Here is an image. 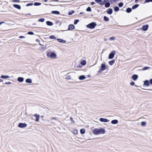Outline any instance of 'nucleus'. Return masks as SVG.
<instances>
[{
  "instance_id": "obj_1",
  "label": "nucleus",
  "mask_w": 152,
  "mask_h": 152,
  "mask_svg": "<svg viewBox=\"0 0 152 152\" xmlns=\"http://www.w3.org/2000/svg\"><path fill=\"white\" fill-rule=\"evenodd\" d=\"M105 129L103 128H96L94 129L93 131V133L95 135L104 134L105 133Z\"/></svg>"
},
{
  "instance_id": "obj_2",
  "label": "nucleus",
  "mask_w": 152,
  "mask_h": 152,
  "mask_svg": "<svg viewBox=\"0 0 152 152\" xmlns=\"http://www.w3.org/2000/svg\"><path fill=\"white\" fill-rule=\"evenodd\" d=\"M47 55L48 57L53 59L56 58L57 57V55L56 54L52 52L47 53Z\"/></svg>"
},
{
  "instance_id": "obj_3",
  "label": "nucleus",
  "mask_w": 152,
  "mask_h": 152,
  "mask_svg": "<svg viewBox=\"0 0 152 152\" xmlns=\"http://www.w3.org/2000/svg\"><path fill=\"white\" fill-rule=\"evenodd\" d=\"M96 24L94 22H92L91 23L88 24L87 26V27L88 28H89L90 29H93L95 28L96 26Z\"/></svg>"
},
{
  "instance_id": "obj_4",
  "label": "nucleus",
  "mask_w": 152,
  "mask_h": 152,
  "mask_svg": "<svg viewBox=\"0 0 152 152\" xmlns=\"http://www.w3.org/2000/svg\"><path fill=\"white\" fill-rule=\"evenodd\" d=\"M116 52L115 50H113L110 53L108 56V58L109 59H113L114 56V55L116 53Z\"/></svg>"
},
{
  "instance_id": "obj_5",
  "label": "nucleus",
  "mask_w": 152,
  "mask_h": 152,
  "mask_svg": "<svg viewBox=\"0 0 152 152\" xmlns=\"http://www.w3.org/2000/svg\"><path fill=\"white\" fill-rule=\"evenodd\" d=\"M27 126V124L23 123H20L18 124V127L20 128H23L24 127H26Z\"/></svg>"
},
{
  "instance_id": "obj_6",
  "label": "nucleus",
  "mask_w": 152,
  "mask_h": 152,
  "mask_svg": "<svg viewBox=\"0 0 152 152\" xmlns=\"http://www.w3.org/2000/svg\"><path fill=\"white\" fill-rule=\"evenodd\" d=\"M101 68L102 70H104L107 69V66L104 64H102L101 65Z\"/></svg>"
},
{
  "instance_id": "obj_7",
  "label": "nucleus",
  "mask_w": 152,
  "mask_h": 152,
  "mask_svg": "<svg viewBox=\"0 0 152 152\" xmlns=\"http://www.w3.org/2000/svg\"><path fill=\"white\" fill-rule=\"evenodd\" d=\"M75 28V26L73 25L70 24L69 25L67 30H72Z\"/></svg>"
},
{
  "instance_id": "obj_8",
  "label": "nucleus",
  "mask_w": 152,
  "mask_h": 152,
  "mask_svg": "<svg viewBox=\"0 0 152 152\" xmlns=\"http://www.w3.org/2000/svg\"><path fill=\"white\" fill-rule=\"evenodd\" d=\"M34 116L36 118L35 121L36 122H38L39 119V115H38L37 114H35L34 115Z\"/></svg>"
},
{
  "instance_id": "obj_9",
  "label": "nucleus",
  "mask_w": 152,
  "mask_h": 152,
  "mask_svg": "<svg viewBox=\"0 0 152 152\" xmlns=\"http://www.w3.org/2000/svg\"><path fill=\"white\" fill-rule=\"evenodd\" d=\"M138 77V76L137 75H134L132 76V78L134 80H136Z\"/></svg>"
},
{
  "instance_id": "obj_10",
  "label": "nucleus",
  "mask_w": 152,
  "mask_h": 152,
  "mask_svg": "<svg viewBox=\"0 0 152 152\" xmlns=\"http://www.w3.org/2000/svg\"><path fill=\"white\" fill-rule=\"evenodd\" d=\"M99 120L101 122H107L108 121L107 119L103 118H100L99 119Z\"/></svg>"
},
{
  "instance_id": "obj_11",
  "label": "nucleus",
  "mask_w": 152,
  "mask_h": 152,
  "mask_svg": "<svg viewBox=\"0 0 152 152\" xmlns=\"http://www.w3.org/2000/svg\"><path fill=\"white\" fill-rule=\"evenodd\" d=\"M148 28V25H144L143 26L142 29L143 31H146L147 30Z\"/></svg>"
},
{
  "instance_id": "obj_12",
  "label": "nucleus",
  "mask_w": 152,
  "mask_h": 152,
  "mask_svg": "<svg viewBox=\"0 0 152 152\" xmlns=\"http://www.w3.org/2000/svg\"><path fill=\"white\" fill-rule=\"evenodd\" d=\"M0 77L1 79H6L10 78V76L8 75H2Z\"/></svg>"
},
{
  "instance_id": "obj_13",
  "label": "nucleus",
  "mask_w": 152,
  "mask_h": 152,
  "mask_svg": "<svg viewBox=\"0 0 152 152\" xmlns=\"http://www.w3.org/2000/svg\"><path fill=\"white\" fill-rule=\"evenodd\" d=\"M144 85L147 86L149 85V82L148 80H145L144 81Z\"/></svg>"
},
{
  "instance_id": "obj_14",
  "label": "nucleus",
  "mask_w": 152,
  "mask_h": 152,
  "mask_svg": "<svg viewBox=\"0 0 152 152\" xmlns=\"http://www.w3.org/2000/svg\"><path fill=\"white\" fill-rule=\"evenodd\" d=\"M13 6L14 7L19 10H20L21 8L20 6V5L18 4H14Z\"/></svg>"
},
{
  "instance_id": "obj_15",
  "label": "nucleus",
  "mask_w": 152,
  "mask_h": 152,
  "mask_svg": "<svg viewBox=\"0 0 152 152\" xmlns=\"http://www.w3.org/2000/svg\"><path fill=\"white\" fill-rule=\"evenodd\" d=\"M18 80L20 82H23L24 80V78L22 77H19L18 78Z\"/></svg>"
},
{
  "instance_id": "obj_16",
  "label": "nucleus",
  "mask_w": 152,
  "mask_h": 152,
  "mask_svg": "<svg viewBox=\"0 0 152 152\" xmlns=\"http://www.w3.org/2000/svg\"><path fill=\"white\" fill-rule=\"evenodd\" d=\"M118 123V121L117 120H113L111 121V123L112 124H116Z\"/></svg>"
},
{
  "instance_id": "obj_17",
  "label": "nucleus",
  "mask_w": 152,
  "mask_h": 152,
  "mask_svg": "<svg viewBox=\"0 0 152 152\" xmlns=\"http://www.w3.org/2000/svg\"><path fill=\"white\" fill-rule=\"evenodd\" d=\"M113 10L112 9H109L107 11V13L109 14H111L112 13Z\"/></svg>"
},
{
  "instance_id": "obj_18",
  "label": "nucleus",
  "mask_w": 152,
  "mask_h": 152,
  "mask_svg": "<svg viewBox=\"0 0 152 152\" xmlns=\"http://www.w3.org/2000/svg\"><path fill=\"white\" fill-rule=\"evenodd\" d=\"M115 60H113L111 61H109L108 64L112 66L113 64L115 63Z\"/></svg>"
},
{
  "instance_id": "obj_19",
  "label": "nucleus",
  "mask_w": 152,
  "mask_h": 152,
  "mask_svg": "<svg viewBox=\"0 0 152 152\" xmlns=\"http://www.w3.org/2000/svg\"><path fill=\"white\" fill-rule=\"evenodd\" d=\"M57 40L58 42L62 43H64L66 42L65 40H64L62 39H57Z\"/></svg>"
},
{
  "instance_id": "obj_20",
  "label": "nucleus",
  "mask_w": 152,
  "mask_h": 152,
  "mask_svg": "<svg viewBox=\"0 0 152 152\" xmlns=\"http://www.w3.org/2000/svg\"><path fill=\"white\" fill-rule=\"evenodd\" d=\"M46 23L47 25L49 26H52L53 25V23L49 21H46Z\"/></svg>"
},
{
  "instance_id": "obj_21",
  "label": "nucleus",
  "mask_w": 152,
  "mask_h": 152,
  "mask_svg": "<svg viewBox=\"0 0 152 152\" xmlns=\"http://www.w3.org/2000/svg\"><path fill=\"white\" fill-rule=\"evenodd\" d=\"M26 83H32V80L31 79L28 78L26 80Z\"/></svg>"
},
{
  "instance_id": "obj_22",
  "label": "nucleus",
  "mask_w": 152,
  "mask_h": 152,
  "mask_svg": "<svg viewBox=\"0 0 152 152\" xmlns=\"http://www.w3.org/2000/svg\"><path fill=\"white\" fill-rule=\"evenodd\" d=\"M86 64V61L85 60H83L80 62V64L83 66L85 65Z\"/></svg>"
},
{
  "instance_id": "obj_23",
  "label": "nucleus",
  "mask_w": 152,
  "mask_h": 152,
  "mask_svg": "<svg viewBox=\"0 0 152 152\" xmlns=\"http://www.w3.org/2000/svg\"><path fill=\"white\" fill-rule=\"evenodd\" d=\"M86 77L84 75H82L80 76L79 77V78L80 80H83L86 78Z\"/></svg>"
},
{
  "instance_id": "obj_24",
  "label": "nucleus",
  "mask_w": 152,
  "mask_h": 152,
  "mask_svg": "<svg viewBox=\"0 0 152 152\" xmlns=\"http://www.w3.org/2000/svg\"><path fill=\"white\" fill-rule=\"evenodd\" d=\"M52 13L53 14H55L59 15L60 14V12L58 11H52Z\"/></svg>"
},
{
  "instance_id": "obj_25",
  "label": "nucleus",
  "mask_w": 152,
  "mask_h": 152,
  "mask_svg": "<svg viewBox=\"0 0 152 152\" xmlns=\"http://www.w3.org/2000/svg\"><path fill=\"white\" fill-rule=\"evenodd\" d=\"M80 133L82 134H84L85 132V130L84 129H81L80 130Z\"/></svg>"
},
{
  "instance_id": "obj_26",
  "label": "nucleus",
  "mask_w": 152,
  "mask_h": 152,
  "mask_svg": "<svg viewBox=\"0 0 152 152\" xmlns=\"http://www.w3.org/2000/svg\"><path fill=\"white\" fill-rule=\"evenodd\" d=\"M110 4L109 2L106 3L105 4V6L106 7H108L110 6Z\"/></svg>"
},
{
  "instance_id": "obj_27",
  "label": "nucleus",
  "mask_w": 152,
  "mask_h": 152,
  "mask_svg": "<svg viewBox=\"0 0 152 152\" xmlns=\"http://www.w3.org/2000/svg\"><path fill=\"white\" fill-rule=\"evenodd\" d=\"M49 38L50 39H56V37L53 35H51V36H50V37H49Z\"/></svg>"
},
{
  "instance_id": "obj_28",
  "label": "nucleus",
  "mask_w": 152,
  "mask_h": 152,
  "mask_svg": "<svg viewBox=\"0 0 152 152\" xmlns=\"http://www.w3.org/2000/svg\"><path fill=\"white\" fill-rule=\"evenodd\" d=\"M139 6V4H136L132 7V9H134L136 8Z\"/></svg>"
},
{
  "instance_id": "obj_29",
  "label": "nucleus",
  "mask_w": 152,
  "mask_h": 152,
  "mask_svg": "<svg viewBox=\"0 0 152 152\" xmlns=\"http://www.w3.org/2000/svg\"><path fill=\"white\" fill-rule=\"evenodd\" d=\"M150 68V67H149L145 66L142 69V70H146L147 69H149Z\"/></svg>"
},
{
  "instance_id": "obj_30",
  "label": "nucleus",
  "mask_w": 152,
  "mask_h": 152,
  "mask_svg": "<svg viewBox=\"0 0 152 152\" xmlns=\"http://www.w3.org/2000/svg\"><path fill=\"white\" fill-rule=\"evenodd\" d=\"M132 11V9L130 8H127L126 10V12L127 13H129Z\"/></svg>"
},
{
  "instance_id": "obj_31",
  "label": "nucleus",
  "mask_w": 152,
  "mask_h": 152,
  "mask_svg": "<svg viewBox=\"0 0 152 152\" xmlns=\"http://www.w3.org/2000/svg\"><path fill=\"white\" fill-rule=\"evenodd\" d=\"M72 133L75 134H77L78 133V131L77 129H75L73 131Z\"/></svg>"
},
{
  "instance_id": "obj_32",
  "label": "nucleus",
  "mask_w": 152,
  "mask_h": 152,
  "mask_svg": "<svg viewBox=\"0 0 152 152\" xmlns=\"http://www.w3.org/2000/svg\"><path fill=\"white\" fill-rule=\"evenodd\" d=\"M146 124V123L145 121H143L141 122V125L142 126H145Z\"/></svg>"
},
{
  "instance_id": "obj_33",
  "label": "nucleus",
  "mask_w": 152,
  "mask_h": 152,
  "mask_svg": "<svg viewBox=\"0 0 152 152\" xmlns=\"http://www.w3.org/2000/svg\"><path fill=\"white\" fill-rule=\"evenodd\" d=\"M104 19L105 21H108L109 20V19L106 16H104Z\"/></svg>"
},
{
  "instance_id": "obj_34",
  "label": "nucleus",
  "mask_w": 152,
  "mask_h": 152,
  "mask_svg": "<svg viewBox=\"0 0 152 152\" xmlns=\"http://www.w3.org/2000/svg\"><path fill=\"white\" fill-rule=\"evenodd\" d=\"M44 21H45V19L44 18L39 19L38 20V21L41 22H44Z\"/></svg>"
},
{
  "instance_id": "obj_35",
  "label": "nucleus",
  "mask_w": 152,
  "mask_h": 152,
  "mask_svg": "<svg viewBox=\"0 0 152 152\" xmlns=\"http://www.w3.org/2000/svg\"><path fill=\"white\" fill-rule=\"evenodd\" d=\"M119 10V8L118 7H116L114 8V10L115 11L117 12Z\"/></svg>"
},
{
  "instance_id": "obj_36",
  "label": "nucleus",
  "mask_w": 152,
  "mask_h": 152,
  "mask_svg": "<svg viewBox=\"0 0 152 152\" xmlns=\"http://www.w3.org/2000/svg\"><path fill=\"white\" fill-rule=\"evenodd\" d=\"M86 10L88 12H91V8L90 7H88L87 8Z\"/></svg>"
},
{
  "instance_id": "obj_37",
  "label": "nucleus",
  "mask_w": 152,
  "mask_h": 152,
  "mask_svg": "<svg viewBox=\"0 0 152 152\" xmlns=\"http://www.w3.org/2000/svg\"><path fill=\"white\" fill-rule=\"evenodd\" d=\"M34 5L35 6H39L41 5V3L39 2H35L34 3Z\"/></svg>"
},
{
  "instance_id": "obj_38",
  "label": "nucleus",
  "mask_w": 152,
  "mask_h": 152,
  "mask_svg": "<svg viewBox=\"0 0 152 152\" xmlns=\"http://www.w3.org/2000/svg\"><path fill=\"white\" fill-rule=\"evenodd\" d=\"M123 4L122 3H120L118 4V5L120 7H121L123 6Z\"/></svg>"
},
{
  "instance_id": "obj_39",
  "label": "nucleus",
  "mask_w": 152,
  "mask_h": 152,
  "mask_svg": "<svg viewBox=\"0 0 152 152\" xmlns=\"http://www.w3.org/2000/svg\"><path fill=\"white\" fill-rule=\"evenodd\" d=\"M115 38L114 37H113L110 38V39L111 40H114L115 39Z\"/></svg>"
},
{
  "instance_id": "obj_40",
  "label": "nucleus",
  "mask_w": 152,
  "mask_h": 152,
  "mask_svg": "<svg viewBox=\"0 0 152 152\" xmlns=\"http://www.w3.org/2000/svg\"><path fill=\"white\" fill-rule=\"evenodd\" d=\"M95 1L97 3H99L100 4V2L102 1V0H95Z\"/></svg>"
},
{
  "instance_id": "obj_41",
  "label": "nucleus",
  "mask_w": 152,
  "mask_h": 152,
  "mask_svg": "<svg viewBox=\"0 0 152 152\" xmlns=\"http://www.w3.org/2000/svg\"><path fill=\"white\" fill-rule=\"evenodd\" d=\"M66 78L68 80L71 79V77L70 75H67L66 77Z\"/></svg>"
},
{
  "instance_id": "obj_42",
  "label": "nucleus",
  "mask_w": 152,
  "mask_h": 152,
  "mask_svg": "<svg viewBox=\"0 0 152 152\" xmlns=\"http://www.w3.org/2000/svg\"><path fill=\"white\" fill-rule=\"evenodd\" d=\"M27 34L29 35H33L34 33L32 32L29 31L28 32Z\"/></svg>"
},
{
  "instance_id": "obj_43",
  "label": "nucleus",
  "mask_w": 152,
  "mask_h": 152,
  "mask_svg": "<svg viewBox=\"0 0 152 152\" xmlns=\"http://www.w3.org/2000/svg\"><path fill=\"white\" fill-rule=\"evenodd\" d=\"M79 21V20H75L74 22V23L75 24H77Z\"/></svg>"
},
{
  "instance_id": "obj_44",
  "label": "nucleus",
  "mask_w": 152,
  "mask_h": 152,
  "mask_svg": "<svg viewBox=\"0 0 152 152\" xmlns=\"http://www.w3.org/2000/svg\"><path fill=\"white\" fill-rule=\"evenodd\" d=\"M12 1L14 2L18 3L20 2L19 0H12Z\"/></svg>"
},
{
  "instance_id": "obj_45",
  "label": "nucleus",
  "mask_w": 152,
  "mask_h": 152,
  "mask_svg": "<svg viewBox=\"0 0 152 152\" xmlns=\"http://www.w3.org/2000/svg\"><path fill=\"white\" fill-rule=\"evenodd\" d=\"M33 4L32 3H28V4H27L26 5V6H30L32 5H33Z\"/></svg>"
},
{
  "instance_id": "obj_46",
  "label": "nucleus",
  "mask_w": 152,
  "mask_h": 152,
  "mask_svg": "<svg viewBox=\"0 0 152 152\" xmlns=\"http://www.w3.org/2000/svg\"><path fill=\"white\" fill-rule=\"evenodd\" d=\"M57 120V119L56 118H55V117H52L50 119V120Z\"/></svg>"
},
{
  "instance_id": "obj_47",
  "label": "nucleus",
  "mask_w": 152,
  "mask_h": 152,
  "mask_svg": "<svg viewBox=\"0 0 152 152\" xmlns=\"http://www.w3.org/2000/svg\"><path fill=\"white\" fill-rule=\"evenodd\" d=\"M74 12V11H71V12H69L68 14L69 15H71Z\"/></svg>"
},
{
  "instance_id": "obj_48",
  "label": "nucleus",
  "mask_w": 152,
  "mask_h": 152,
  "mask_svg": "<svg viewBox=\"0 0 152 152\" xmlns=\"http://www.w3.org/2000/svg\"><path fill=\"white\" fill-rule=\"evenodd\" d=\"M134 83L133 82H132L130 83V84L132 86H134Z\"/></svg>"
},
{
  "instance_id": "obj_49",
  "label": "nucleus",
  "mask_w": 152,
  "mask_h": 152,
  "mask_svg": "<svg viewBox=\"0 0 152 152\" xmlns=\"http://www.w3.org/2000/svg\"><path fill=\"white\" fill-rule=\"evenodd\" d=\"M104 4V3L102 0V1L100 2L99 4L101 5H103Z\"/></svg>"
},
{
  "instance_id": "obj_50",
  "label": "nucleus",
  "mask_w": 152,
  "mask_h": 152,
  "mask_svg": "<svg viewBox=\"0 0 152 152\" xmlns=\"http://www.w3.org/2000/svg\"><path fill=\"white\" fill-rule=\"evenodd\" d=\"M70 119L71 121L72 122H73V123H74V122H74V120L73 119V118H72V117H71L70 118Z\"/></svg>"
},
{
  "instance_id": "obj_51",
  "label": "nucleus",
  "mask_w": 152,
  "mask_h": 152,
  "mask_svg": "<svg viewBox=\"0 0 152 152\" xmlns=\"http://www.w3.org/2000/svg\"><path fill=\"white\" fill-rule=\"evenodd\" d=\"M25 38V37L23 36H20L19 37V38L20 39L23 38Z\"/></svg>"
},
{
  "instance_id": "obj_52",
  "label": "nucleus",
  "mask_w": 152,
  "mask_h": 152,
  "mask_svg": "<svg viewBox=\"0 0 152 152\" xmlns=\"http://www.w3.org/2000/svg\"><path fill=\"white\" fill-rule=\"evenodd\" d=\"M5 83V84H11V83L10 82H6Z\"/></svg>"
},
{
  "instance_id": "obj_53",
  "label": "nucleus",
  "mask_w": 152,
  "mask_h": 152,
  "mask_svg": "<svg viewBox=\"0 0 152 152\" xmlns=\"http://www.w3.org/2000/svg\"><path fill=\"white\" fill-rule=\"evenodd\" d=\"M150 1H151V0H145V2L146 3L149 2Z\"/></svg>"
},
{
  "instance_id": "obj_54",
  "label": "nucleus",
  "mask_w": 152,
  "mask_h": 152,
  "mask_svg": "<svg viewBox=\"0 0 152 152\" xmlns=\"http://www.w3.org/2000/svg\"><path fill=\"white\" fill-rule=\"evenodd\" d=\"M103 71V70H102V69H101L99 70L98 71V72L100 73L102 72V71Z\"/></svg>"
},
{
  "instance_id": "obj_55",
  "label": "nucleus",
  "mask_w": 152,
  "mask_h": 152,
  "mask_svg": "<svg viewBox=\"0 0 152 152\" xmlns=\"http://www.w3.org/2000/svg\"><path fill=\"white\" fill-rule=\"evenodd\" d=\"M3 80H2V79L1 78H0V82H2L3 81Z\"/></svg>"
},
{
  "instance_id": "obj_56",
  "label": "nucleus",
  "mask_w": 152,
  "mask_h": 152,
  "mask_svg": "<svg viewBox=\"0 0 152 152\" xmlns=\"http://www.w3.org/2000/svg\"><path fill=\"white\" fill-rule=\"evenodd\" d=\"M95 4L94 2H91V4H92V5H93L94 4Z\"/></svg>"
},
{
  "instance_id": "obj_57",
  "label": "nucleus",
  "mask_w": 152,
  "mask_h": 152,
  "mask_svg": "<svg viewBox=\"0 0 152 152\" xmlns=\"http://www.w3.org/2000/svg\"><path fill=\"white\" fill-rule=\"evenodd\" d=\"M107 0H104V1H103V2L104 3L105 2H106V1H107Z\"/></svg>"
},
{
  "instance_id": "obj_58",
  "label": "nucleus",
  "mask_w": 152,
  "mask_h": 152,
  "mask_svg": "<svg viewBox=\"0 0 152 152\" xmlns=\"http://www.w3.org/2000/svg\"><path fill=\"white\" fill-rule=\"evenodd\" d=\"M1 24H2V23H5V22H1Z\"/></svg>"
},
{
  "instance_id": "obj_59",
  "label": "nucleus",
  "mask_w": 152,
  "mask_h": 152,
  "mask_svg": "<svg viewBox=\"0 0 152 152\" xmlns=\"http://www.w3.org/2000/svg\"><path fill=\"white\" fill-rule=\"evenodd\" d=\"M138 1V0H135V2L137 3V1Z\"/></svg>"
},
{
  "instance_id": "obj_60",
  "label": "nucleus",
  "mask_w": 152,
  "mask_h": 152,
  "mask_svg": "<svg viewBox=\"0 0 152 152\" xmlns=\"http://www.w3.org/2000/svg\"><path fill=\"white\" fill-rule=\"evenodd\" d=\"M41 117L42 118H44V116H43V115H42V116H41Z\"/></svg>"
},
{
  "instance_id": "obj_61",
  "label": "nucleus",
  "mask_w": 152,
  "mask_h": 152,
  "mask_svg": "<svg viewBox=\"0 0 152 152\" xmlns=\"http://www.w3.org/2000/svg\"><path fill=\"white\" fill-rule=\"evenodd\" d=\"M45 2H46L47 1V0H44Z\"/></svg>"
},
{
  "instance_id": "obj_62",
  "label": "nucleus",
  "mask_w": 152,
  "mask_h": 152,
  "mask_svg": "<svg viewBox=\"0 0 152 152\" xmlns=\"http://www.w3.org/2000/svg\"><path fill=\"white\" fill-rule=\"evenodd\" d=\"M46 121H49V120H46Z\"/></svg>"
},
{
  "instance_id": "obj_63",
  "label": "nucleus",
  "mask_w": 152,
  "mask_h": 152,
  "mask_svg": "<svg viewBox=\"0 0 152 152\" xmlns=\"http://www.w3.org/2000/svg\"><path fill=\"white\" fill-rule=\"evenodd\" d=\"M82 14V12H81L80 13V14Z\"/></svg>"
},
{
  "instance_id": "obj_64",
  "label": "nucleus",
  "mask_w": 152,
  "mask_h": 152,
  "mask_svg": "<svg viewBox=\"0 0 152 152\" xmlns=\"http://www.w3.org/2000/svg\"><path fill=\"white\" fill-rule=\"evenodd\" d=\"M151 0V1L152 2V0Z\"/></svg>"
}]
</instances>
